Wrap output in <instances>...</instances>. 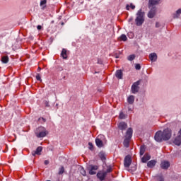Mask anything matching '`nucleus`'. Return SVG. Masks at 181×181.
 Masks as SVG:
<instances>
[{"label":"nucleus","instance_id":"nucleus-4","mask_svg":"<svg viewBox=\"0 0 181 181\" xmlns=\"http://www.w3.org/2000/svg\"><path fill=\"white\" fill-rule=\"evenodd\" d=\"M139 84H141V81H137L133 83L131 88L132 94H136V93L139 91Z\"/></svg>","mask_w":181,"mask_h":181},{"label":"nucleus","instance_id":"nucleus-21","mask_svg":"<svg viewBox=\"0 0 181 181\" xmlns=\"http://www.w3.org/2000/svg\"><path fill=\"white\" fill-rule=\"evenodd\" d=\"M127 101L129 104H132L135 101V96L134 95H130L127 98Z\"/></svg>","mask_w":181,"mask_h":181},{"label":"nucleus","instance_id":"nucleus-14","mask_svg":"<svg viewBox=\"0 0 181 181\" xmlns=\"http://www.w3.org/2000/svg\"><path fill=\"white\" fill-rule=\"evenodd\" d=\"M156 14V8H152L148 13V17L152 19Z\"/></svg>","mask_w":181,"mask_h":181},{"label":"nucleus","instance_id":"nucleus-7","mask_svg":"<svg viewBox=\"0 0 181 181\" xmlns=\"http://www.w3.org/2000/svg\"><path fill=\"white\" fill-rule=\"evenodd\" d=\"M107 176V173L100 171L97 174V177L100 180H105V177Z\"/></svg>","mask_w":181,"mask_h":181},{"label":"nucleus","instance_id":"nucleus-36","mask_svg":"<svg viewBox=\"0 0 181 181\" xmlns=\"http://www.w3.org/2000/svg\"><path fill=\"white\" fill-rule=\"evenodd\" d=\"M36 78H37V80L38 81H42V78H41V77H40V74H37L36 75Z\"/></svg>","mask_w":181,"mask_h":181},{"label":"nucleus","instance_id":"nucleus-25","mask_svg":"<svg viewBox=\"0 0 181 181\" xmlns=\"http://www.w3.org/2000/svg\"><path fill=\"white\" fill-rule=\"evenodd\" d=\"M119 119H125L127 118V115L124 114V112H121L119 115Z\"/></svg>","mask_w":181,"mask_h":181},{"label":"nucleus","instance_id":"nucleus-34","mask_svg":"<svg viewBox=\"0 0 181 181\" xmlns=\"http://www.w3.org/2000/svg\"><path fill=\"white\" fill-rule=\"evenodd\" d=\"M63 173H64V167H62L59 171V175H63Z\"/></svg>","mask_w":181,"mask_h":181},{"label":"nucleus","instance_id":"nucleus-29","mask_svg":"<svg viewBox=\"0 0 181 181\" xmlns=\"http://www.w3.org/2000/svg\"><path fill=\"white\" fill-rule=\"evenodd\" d=\"M129 8H131L132 9H135V5L131 4L130 6H129V5L127 4V6H126V9L127 11H129Z\"/></svg>","mask_w":181,"mask_h":181},{"label":"nucleus","instance_id":"nucleus-15","mask_svg":"<svg viewBox=\"0 0 181 181\" xmlns=\"http://www.w3.org/2000/svg\"><path fill=\"white\" fill-rule=\"evenodd\" d=\"M151 159V156L148 153H146L141 158V162L143 163H146L147 160H149Z\"/></svg>","mask_w":181,"mask_h":181},{"label":"nucleus","instance_id":"nucleus-20","mask_svg":"<svg viewBox=\"0 0 181 181\" xmlns=\"http://www.w3.org/2000/svg\"><path fill=\"white\" fill-rule=\"evenodd\" d=\"M116 77L120 80L122 78V70H117L116 71Z\"/></svg>","mask_w":181,"mask_h":181},{"label":"nucleus","instance_id":"nucleus-18","mask_svg":"<svg viewBox=\"0 0 181 181\" xmlns=\"http://www.w3.org/2000/svg\"><path fill=\"white\" fill-rule=\"evenodd\" d=\"M129 141H131V139L125 137L123 143L125 148H128L129 146Z\"/></svg>","mask_w":181,"mask_h":181},{"label":"nucleus","instance_id":"nucleus-22","mask_svg":"<svg viewBox=\"0 0 181 181\" xmlns=\"http://www.w3.org/2000/svg\"><path fill=\"white\" fill-rule=\"evenodd\" d=\"M61 56L63 57V59H67V50L66 49H62Z\"/></svg>","mask_w":181,"mask_h":181},{"label":"nucleus","instance_id":"nucleus-44","mask_svg":"<svg viewBox=\"0 0 181 181\" xmlns=\"http://www.w3.org/2000/svg\"><path fill=\"white\" fill-rule=\"evenodd\" d=\"M38 70H40V67L38 68Z\"/></svg>","mask_w":181,"mask_h":181},{"label":"nucleus","instance_id":"nucleus-31","mask_svg":"<svg viewBox=\"0 0 181 181\" xmlns=\"http://www.w3.org/2000/svg\"><path fill=\"white\" fill-rule=\"evenodd\" d=\"M111 172H112V168L108 167V168L107 169V170L105 171V173H106V175H107V173H111Z\"/></svg>","mask_w":181,"mask_h":181},{"label":"nucleus","instance_id":"nucleus-19","mask_svg":"<svg viewBox=\"0 0 181 181\" xmlns=\"http://www.w3.org/2000/svg\"><path fill=\"white\" fill-rule=\"evenodd\" d=\"M146 151V148L145 147V146L142 145L140 146V156H142L144 153L145 151Z\"/></svg>","mask_w":181,"mask_h":181},{"label":"nucleus","instance_id":"nucleus-23","mask_svg":"<svg viewBox=\"0 0 181 181\" xmlns=\"http://www.w3.org/2000/svg\"><path fill=\"white\" fill-rule=\"evenodd\" d=\"M119 40L122 42H127L128 40V37H127V35L125 34H122L119 37Z\"/></svg>","mask_w":181,"mask_h":181},{"label":"nucleus","instance_id":"nucleus-10","mask_svg":"<svg viewBox=\"0 0 181 181\" xmlns=\"http://www.w3.org/2000/svg\"><path fill=\"white\" fill-rule=\"evenodd\" d=\"M169 166H170V163H169L168 161H163L160 163V168L162 169H168Z\"/></svg>","mask_w":181,"mask_h":181},{"label":"nucleus","instance_id":"nucleus-3","mask_svg":"<svg viewBox=\"0 0 181 181\" xmlns=\"http://www.w3.org/2000/svg\"><path fill=\"white\" fill-rule=\"evenodd\" d=\"M47 134H49V132H47L46 128L43 127H40L35 130V135L37 138H45Z\"/></svg>","mask_w":181,"mask_h":181},{"label":"nucleus","instance_id":"nucleus-37","mask_svg":"<svg viewBox=\"0 0 181 181\" xmlns=\"http://www.w3.org/2000/svg\"><path fill=\"white\" fill-rule=\"evenodd\" d=\"M88 145H89V149H90V151H93V148H94V146H93V143L89 142V143H88Z\"/></svg>","mask_w":181,"mask_h":181},{"label":"nucleus","instance_id":"nucleus-12","mask_svg":"<svg viewBox=\"0 0 181 181\" xmlns=\"http://www.w3.org/2000/svg\"><path fill=\"white\" fill-rule=\"evenodd\" d=\"M149 59L151 62H156L158 60V55L155 52L151 53L149 54Z\"/></svg>","mask_w":181,"mask_h":181},{"label":"nucleus","instance_id":"nucleus-41","mask_svg":"<svg viewBox=\"0 0 181 181\" xmlns=\"http://www.w3.org/2000/svg\"><path fill=\"white\" fill-rule=\"evenodd\" d=\"M45 165H49V160H46L45 161Z\"/></svg>","mask_w":181,"mask_h":181},{"label":"nucleus","instance_id":"nucleus-33","mask_svg":"<svg viewBox=\"0 0 181 181\" xmlns=\"http://www.w3.org/2000/svg\"><path fill=\"white\" fill-rule=\"evenodd\" d=\"M80 173H81V175H83V176H86V170H84V168H81V170H80Z\"/></svg>","mask_w":181,"mask_h":181},{"label":"nucleus","instance_id":"nucleus-8","mask_svg":"<svg viewBox=\"0 0 181 181\" xmlns=\"http://www.w3.org/2000/svg\"><path fill=\"white\" fill-rule=\"evenodd\" d=\"M118 128L121 131H125L128 128V124L125 122H122L118 124Z\"/></svg>","mask_w":181,"mask_h":181},{"label":"nucleus","instance_id":"nucleus-35","mask_svg":"<svg viewBox=\"0 0 181 181\" xmlns=\"http://www.w3.org/2000/svg\"><path fill=\"white\" fill-rule=\"evenodd\" d=\"M135 69H136V70H141V64H136L135 65Z\"/></svg>","mask_w":181,"mask_h":181},{"label":"nucleus","instance_id":"nucleus-38","mask_svg":"<svg viewBox=\"0 0 181 181\" xmlns=\"http://www.w3.org/2000/svg\"><path fill=\"white\" fill-rule=\"evenodd\" d=\"M47 1L46 0H42V1H40V6H43V5H46V4H47Z\"/></svg>","mask_w":181,"mask_h":181},{"label":"nucleus","instance_id":"nucleus-1","mask_svg":"<svg viewBox=\"0 0 181 181\" xmlns=\"http://www.w3.org/2000/svg\"><path fill=\"white\" fill-rule=\"evenodd\" d=\"M172 138V129L167 128L165 129L163 132L158 131L155 136L154 139L156 142H163V141H169Z\"/></svg>","mask_w":181,"mask_h":181},{"label":"nucleus","instance_id":"nucleus-28","mask_svg":"<svg viewBox=\"0 0 181 181\" xmlns=\"http://www.w3.org/2000/svg\"><path fill=\"white\" fill-rule=\"evenodd\" d=\"M180 13H181V9L180 8L176 11V14L174 15V18L176 19V18H179V16H180Z\"/></svg>","mask_w":181,"mask_h":181},{"label":"nucleus","instance_id":"nucleus-30","mask_svg":"<svg viewBox=\"0 0 181 181\" xmlns=\"http://www.w3.org/2000/svg\"><path fill=\"white\" fill-rule=\"evenodd\" d=\"M156 177V181H165V179L163 178V175H158Z\"/></svg>","mask_w":181,"mask_h":181},{"label":"nucleus","instance_id":"nucleus-39","mask_svg":"<svg viewBox=\"0 0 181 181\" xmlns=\"http://www.w3.org/2000/svg\"><path fill=\"white\" fill-rule=\"evenodd\" d=\"M156 28H160V23L156 22Z\"/></svg>","mask_w":181,"mask_h":181},{"label":"nucleus","instance_id":"nucleus-17","mask_svg":"<svg viewBox=\"0 0 181 181\" xmlns=\"http://www.w3.org/2000/svg\"><path fill=\"white\" fill-rule=\"evenodd\" d=\"M155 165H156V161H155L154 160H151L147 163L148 168H153Z\"/></svg>","mask_w":181,"mask_h":181},{"label":"nucleus","instance_id":"nucleus-11","mask_svg":"<svg viewBox=\"0 0 181 181\" xmlns=\"http://www.w3.org/2000/svg\"><path fill=\"white\" fill-rule=\"evenodd\" d=\"M43 148L42 146H39L37 148L36 151L32 152V155L33 156H36V155H40V152H42Z\"/></svg>","mask_w":181,"mask_h":181},{"label":"nucleus","instance_id":"nucleus-27","mask_svg":"<svg viewBox=\"0 0 181 181\" xmlns=\"http://www.w3.org/2000/svg\"><path fill=\"white\" fill-rule=\"evenodd\" d=\"M135 54H131L129 56L127 57V60H129V62H132V60L135 59Z\"/></svg>","mask_w":181,"mask_h":181},{"label":"nucleus","instance_id":"nucleus-2","mask_svg":"<svg viewBox=\"0 0 181 181\" xmlns=\"http://www.w3.org/2000/svg\"><path fill=\"white\" fill-rule=\"evenodd\" d=\"M135 22L136 26H142L144 22H145V12L142 11V9L138 11Z\"/></svg>","mask_w":181,"mask_h":181},{"label":"nucleus","instance_id":"nucleus-26","mask_svg":"<svg viewBox=\"0 0 181 181\" xmlns=\"http://www.w3.org/2000/svg\"><path fill=\"white\" fill-rule=\"evenodd\" d=\"M149 4H151V5H158L159 0H149Z\"/></svg>","mask_w":181,"mask_h":181},{"label":"nucleus","instance_id":"nucleus-5","mask_svg":"<svg viewBox=\"0 0 181 181\" xmlns=\"http://www.w3.org/2000/svg\"><path fill=\"white\" fill-rule=\"evenodd\" d=\"M131 163H132V158H131V156L128 155L124 160V168H129V166H131Z\"/></svg>","mask_w":181,"mask_h":181},{"label":"nucleus","instance_id":"nucleus-9","mask_svg":"<svg viewBox=\"0 0 181 181\" xmlns=\"http://www.w3.org/2000/svg\"><path fill=\"white\" fill-rule=\"evenodd\" d=\"M89 175H95L97 172L95 170H98V166L97 165H90Z\"/></svg>","mask_w":181,"mask_h":181},{"label":"nucleus","instance_id":"nucleus-16","mask_svg":"<svg viewBox=\"0 0 181 181\" xmlns=\"http://www.w3.org/2000/svg\"><path fill=\"white\" fill-rule=\"evenodd\" d=\"M125 138L131 139L132 138V128H129L127 131Z\"/></svg>","mask_w":181,"mask_h":181},{"label":"nucleus","instance_id":"nucleus-43","mask_svg":"<svg viewBox=\"0 0 181 181\" xmlns=\"http://www.w3.org/2000/svg\"><path fill=\"white\" fill-rule=\"evenodd\" d=\"M134 170H136V168L134 167Z\"/></svg>","mask_w":181,"mask_h":181},{"label":"nucleus","instance_id":"nucleus-40","mask_svg":"<svg viewBox=\"0 0 181 181\" xmlns=\"http://www.w3.org/2000/svg\"><path fill=\"white\" fill-rule=\"evenodd\" d=\"M37 29L38 30H40V29H42V25H37Z\"/></svg>","mask_w":181,"mask_h":181},{"label":"nucleus","instance_id":"nucleus-6","mask_svg":"<svg viewBox=\"0 0 181 181\" xmlns=\"http://www.w3.org/2000/svg\"><path fill=\"white\" fill-rule=\"evenodd\" d=\"M102 135L98 136V137L95 139V144L98 148H103L104 146V144L103 143V141L101 140Z\"/></svg>","mask_w":181,"mask_h":181},{"label":"nucleus","instance_id":"nucleus-42","mask_svg":"<svg viewBox=\"0 0 181 181\" xmlns=\"http://www.w3.org/2000/svg\"><path fill=\"white\" fill-rule=\"evenodd\" d=\"M100 158H101V159H105V156H100Z\"/></svg>","mask_w":181,"mask_h":181},{"label":"nucleus","instance_id":"nucleus-13","mask_svg":"<svg viewBox=\"0 0 181 181\" xmlns=\"http://www.w3.org/2000/svg\"><path fill=\"white\" fill-rule=\"evenodd\" d=\"M173 144H175V145H177V146H180V145H181V136H177L174 139Z\"/></svg>","mask_w":181,"mask_h":181},{"label":"nucleus","instance_id":"nucleus-24","mask_svg":"<svg viewBox=\"0 0 181 181\" xmlns=\"http://www.w3.org/2000/svg\"><path fill=\"white\" fill-rule=\"evenodd\" d=\"M2 63L6 64L9 62V57L8 56H4L1 57Z\"/></svg>","mask_w":181,"mask_h":181},{"label":"nucleus","instance_id":"nucleus-32","mask_svg":"<svg viewBox=\"0 0 181 181\" xmlns=\"http://www.w3.org/2000/svg\"><path fill=\"white\" fill-rule=\"evenodd\" d=\"M38 121H40L41 124H45V122H46V119H45L43 117H40L38 119Z\"/></svg>","mask_w":181,"mask_h":181}]
</instances>
